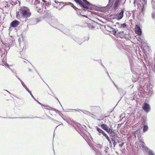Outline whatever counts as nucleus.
Masks as SVG:
<instances>
[{"mask_svg": "<svg viewBox=\"0 0 155 155\" xmlns=\"http://www.w3.org/2000/svg\"><path fill=\"white\" fill-rule=\"evenodd\" d=\"M78 5L82 7V9L81 12L77 11V14L79 16L82 15L85 12V9H88L93 10H100V8L96 5H93L87 0H74Z\"/></svg>", "mask_w": 155, "mask_h": 155, "instance_id": "nucleus-1", "label": "nucleus"}, {"mask_svg": "<svg viewBox=\"0 0 155 155\" xmlns=\"http://www.w3.org/2000/svg\"><path fill=\"white\" fill-rule=\"evenodd\" d=\"M31 13L29 9L27 7H24L21 9L20 12H16V17L19 19L23 23L26 22H29V19L28 18L31 15Z\"/></svg>", "mask_w": 155, "mask_h": 155, "instance_id": "nucleus-2", "label": "nucleus"}, {"mask_svg": "<svg viewBox=\"0 0 155 155\" xmlns=\"http://www.w3.org/2000/svg\"><path fill=\"white\" fill-rule=\"evenodd\" d=\"M41 0L43 2V5L42 4H41L40 5L41 6L43 10L44 8H45V9H46L47 8L50 7L51 5L54 7H55L57 8H58L57 6H56L54 4L52 3L51 1H50V0H48V1L46 0Z\"/></svg>", "mask_w": 155, "mask_h": 155, "instance_id": "nucleus-3", "label": "nucleus"}, {"mask_svg": "<svg viewBox=\"0 0 155 155\" xmlns=\"http://www.w3.org/2000/svg\"><path fill=\"white\" fill-rule=\"evenodd\" d=\"M109 123L110 126H109V127L107 126V133L110 134L111 137H115V133L114 130L111 128V126L113 123L110 122V121H109Z\"/></svg>", "mask_w": 155, "mask_h": 155, "instance_id": "nucleus-4", "label": "nucleus"}, {"mask_svg": "<svg viewBox=\"0 0 155 155\" xmlns=\"http://www.w3.org/2000/svg\"><path fill=\"white\" fill-rule=\"evenodd\" d=\"M71 125L73 126L76 130L79 133L80 130H81L83 127L81 125L78 123L74 122L73 123H71Z\"/></svg>", "mask_w": 155, "mask_h": 155, "instance_id": "nucleus-5", "label": "nucleus"}, {"mask_svg": "<svg viewBox=\"0 0 155 155\" xmlns=\"http://www.w3.org/2000/svg\"><path fill=\"white\" fill-rule=\"evenodd\" d=\"M29 19V22L27 23H29L32 25H35L41 21V20L40 18L36 17L32 18L31 20L30 19Z\"/></svg>", "mask_w": 155, "mask_h": 155, "instance_id": "nucleus-6", "label": "nucleus"}, {"mask_svg": "<svg viewBox=\"0 0 155 155\" xmlns=\"http://www.w3.org/2000/svg\"><path fill=\"white\" fill-rule=\"evenodd\" d=\"M58 24L59 23L56 19L54 18L51 19L50 23L51 26L55 28H57V27Z\"/></svg>", "mask_w": 155, "mask_h": 155, "instance_id": "nucleus-7", "label": "nucleus"}, {"mask_svg": "<svg viewBox=\"0 0 155 155\" xmlns=\"http://www.w3.org/2000/svg\"><path fill=\"white\" fill-rule=\"evenodd\" d=\"M92 23H91L93 25H95V24H98L100 25V28L102 30L103 33L105 35L107 34V32H106V27L105 25H102L101 24H100L99 23H97V22H95L94 21H92Z\"/></svg>", "mask_w": 155, "mask_h": 155, "instance_id": "nucleus-8", "label": "nucleus"}, {"mask_svg": "<svg viewBox=\"0 0 155 155\" xmlns=\"http://www.w3.org/2000/svg\"><path fill=\"white\" fill-rule=\"evenodd\" d=\"M94 150L95 152L96 155H106V153L107 152L106 149L104 151H105V153L104 152L103 153H101L98 148H94Z\"/></svg>", "mask_w": 155, "mask_h": 155, "instance_id": "nucleus-9", "label": "nucleus"}, {"mask_svg": "<svg viewBox=\"0 0 155 155\" xmlns=\"http://www.w3.org/2000/svg\"><path fill=\"white\" fill-rule=\"evenodd\" d=\"M0 117H2L3 118H8V119H15V118H30V119H33L35 118H39L41 119V117H37L36 116L34 117H3L0 116Z\"/></svg>", "mask_w": 155, "mask_h": 155, "instance_id": "nucleus-10", "label": "nucleus"}, {"mask_svg": "<svg viewBox=\"0 0 155 155\" xmlns=\"http://www.w3.org/2000/svg\"><path fill=\"white\" fill-rule=\"evenodd\" d=\"M0 117H2L3 118H8V119H15V118H30V119H33L35 118H39L41 119V117H37L36 116L34 117H3L0 116Z\"/></svg>", "mask_w": 155, "mask_h": 155, "instance_id": "nucleus-11", "label": "nucleus"}, {"mask_svg": "<svg viewBox=\"0 0 155 155\" xmlns=\"http://www.w3.org/2000/svg\"><path fill=\"white\" fill-rule=\"evenodd\" d=\"M19 23L20 22L18 21L17 20H15L11 22L10 24V25H11V27H12V28H15L17 27V26L19 25Z\"/></svg>", "mask_w": 155, "mask_h": 155, "instance_id": "nucleus-12", "label": "nucleus"}, {"mask_svg": "<svg viewBox=\"0 0 155 155\" xmlns=\"http://www.w3.org/2000/svg\"><path fill=\"white\" fill-rule=\"evenodd\" d=\"M29 1L31 4L35 5L37 8H38V5H40V1L38 0H29Z\"/></svg>", "mask_w": 155, "mask_h": 155, "instance_id": "nucleus-13", "label": "nucleus"}, {"mask_svg": "<svg viewBox=\"0 0 155 155\" xmlns=\"http://www.w3.org/2000/svg\"><path fill=\"white\" fill-rule=\"evenodd\" d=\"M93 113L98 114L101 111V109L99 107H93L92 108Z\"/></svg>", "mask_w": 155, "mask_h": 155, "instance_id": "nucleus-14", "label": "nucleus"}, {"mask_svg": "<svg viewBox=\"0 0 155 155\" xmlns=\"http://www.w3.org/2000/svg\"><path fill=\"white\" fill-rule=\"evenodd\" d=\"M143 107L144 110L147 112H148L150 109V107L149 105L146 103H145L144 104Z\"/></svg>", "mask_w": 155, "mask_h": 155, "instance_id": "nucleus-15", "label": "nucleus"}, {"mask_svg": "<svg viewBox=\"0 0 155 155\" xmlns=\"http://www.w3.org/2000/svg\"><path fill=\"white\" fill-rule=\"evenodd\" d=\"M96 129L97 131L99 133L100 135V134H102L103 136H104L107 139V134H106L103 130L98 127H96Z\"/></svg>", "mask_w": 155, "mask_h": 155, "instance_id": "nucleus-16", "label": "nucleus"}, {"mask_svg": "<svg viewBox=\"0 0 155 155\" xmlns=\"http://www.w3.org/2000/svg\"><path fill=\"white\" fill-rule=\"evenodd\" d=\"M39 5H38V6ZM37 9V11L39 13H41L43 14V15L45 17H47V16H48V15H47L46 14L47 11L46 10L44 11V12H43L42 10L41 11V8L39 7L38 6V8Z\"/></svg>", "mask_w": 155, "mask_h": 155, "instance_id": "nucleus-17", "label": "nucleus"}, {"mask_svg": "<svg viewBox=\"0 0 155 155\" xmlns=\"http://www.w3.org/2000/svg\"><path fill=\"white\" fill-rule=\"evenodd\" d=\"M107 26H108V28H107V31L109 32H112V33L114 35H115L117 32L115 29L113 28H111V27H110Z\"/></svg>", "mask_w": 155, "mask_h": 155, "instance_id": "nucleus-18", "label": "nucleus"}, {"mask_svg": "<svg viewBox=\"0 0 155 155\" xmlns=\"http://www.w3.org/2000/svg\"><path fill=\"white\" fill-rule=\"evenodd\" d=\"M124 11L121 10V11L119 13L117 14L116 15V16L117 17V19L119 20L121 19L123 16Z\"/></svg>", "mask_w": 155, "mask_h": 155, "instance_id": "nucleus-19", "label": "nucleus"}, {"mask_svg": "<svg viewBox=\"0 0 155 155\" xmlns=\"http://www.w3.org/2000/svg\"><path fill=\"white\" fill-rule=\"evenodd\" d=\"M54 2L57 4H59V5L62 6L61 8H62L64 6L67 5V3L64 2H58L56 0L54 1Z\"/></svg>", "mask_w": 155, "mask_h": 155, "instance_id": "nucleus-20", "label": "nucleus"}, {"mask_svg": "<svg viewBox=\"0 0 155 155\" xmlns=\"http://www.w3.org/2000/svg\"><path fill=\"white\" fill-rule=\"evenodd\" d=\"M135 31L137 34L139 35H140L141 34V31L140 27L137 25L135 26Z\"/></svg>", "mask_w": 155, "mask_h": 155, "instance_id": "nucleus-21", "label": "nucleus"}, {"mask_svg": "<svg viewBox=\"0 0 155 155\" xmlns=\"http://www.w3.org/2000/svg\"><path fill=\"white\" fill-rule=\"evenodd\" d=\"M62 32L68 35H69L71 34L70 31L67 28H64L63 31Z\"/></svg>", "mask_w": 155, "mask_h": 155, "instance_id": "nucleus-22", "label": "nucleus"}, {"mask_svg": "<svg viewBox=\"0 0 155 155\" xmlns=\"http://www.w3.org/2000/svg\"><path fill=\"white\" fill-rule=\"evenodd\" d=\"M73 39L76 42H77L79 45H81L83 42H81V40L79 38L75 37L73 38Z\"/></svg>", "mask_w": 155, "mask_h": 155, "instance_id": "nucleus-23", "label": "nucleus"}, {"mask_svg": "<svg viewBox=\"0 0 155 155\" xmlns=\"http://www.w3.org/2000/svg\"><path fill=\"white\" fill-rule=\"evenodd\" d=\"M120 1L119 0H116L114 4V8L115 9H117V6L119 3Z\"/></svg>", "mask_w": 155, "mask_h": 155, "instance_id": "nucleus-24", "label": "nucleus"}, {"mask_svg": "<svg viewBox=\"0 0 155 155\" xmlns=\"http://www.w3.org/2000/svg\"><path fill=\"white\" fill-rule=\"evenodd\" d=\"M85 26L88 27L89 29H93L94 28V27L93 25H91V23H87Z\"/></svg>", "mask_w": 155, "mask_h": 155, "instance_id": "nucleus-25", "label": "nucleus"}, {"mask_svg": "<svg viewBox=\"0 0 155 155\" xmlns=\"http://www.w3.org/2000/svg\"><path fill=\"white\" fill-rule=\"evenodd\" d=\"M115 136L114 137H111V139H112V142L114 145V147H115L116 145V143L115 139Z\"/></svg>", "mask_w": 155, "mask_h": 155, "instance_id": "nucleus-26", "label": "nucleus"}, {"mask_svg": "<svg viewBox=\"0 0 155 155\" xmlns=\"http://www.w3.org/2000/svg\"><path fill=\"white\" fill-rule=\"evenodd\" d=\"M2 63L5 66H6L8 68L10 69L9 67V65L7 64V61H5V60H4L2 61Z\"/></svg>", "mask_w": 155, "mask_h": 155, "instance_id": "nucleus-27", "label": "nucleus"}, {"mask_svg": "<svg viewBox=\"0 0 155 155\" xmlns=\"http://www.w3.org/2000/svg\"><path fill=\"white\" fill-rule=\"evenodd\" d=\"M82 111L84 114H87L90 116H91V115H93V114H91V113L87 111L84 110V111Z\"/></svg>", "mask_w": 155, "mask_h": 155, "instance_id": "nucleus-28", "label": "nucleus"}, {"mask_svg": "<svg viewBox=\"0 0 155 155\" xmlns=\"http://www.w3.org/2000/svg\"><path fill=\"white\" fill-rule=\"evenodd\" d=\"M51 109L56 112V113H58L61 116V114H62L60 112V111L55 108H51Z\"/></svg>", "mask_w": 155, "mask_h": 155, "instance_id": "nucleus-29", "label": "nucleus"}, {"mask_svg": "<svg viewBox=\"0 0 155 155\" xmlns=\"http://www.w3.org/2000/svg\"><path fill=\"white\" fill-rule=\"evenodd\" d=\"M32 98L34 99L36 101H37L39 104H40V105H41V106H46L45 104H42L41 103H40V102H39L38 100H36L35 98V97H34V96H33L32 97Z\"/></svg>", "mask_w": 155, "mask_h": 155, "instance_id": "nucleus-30", "label": "nucleus"}, {"mask_svg": "<svg viewBox=\"0 0 155 155\" xmlns=\"http://www.w3.org/2000/svg\"><path fill=\"white\" fill-rule=\"evenodd\" d=\"M107 140H108V141L109 142V144L110 146V147H112V139H111V140H110L109 137H108V136H107Z\"/></svg>", "mask_w": 155, "mask_h": 155, "instance_id": "nucleus-31", "label": "nucleus"}, {"mask_svg": "<svg viewBox=\"0 0 155 155\" xmlns=\"http://www.w3.org/2000/svg\"><path fill=\"white\" fill-rule=\"evenodd\" d=\"M102 128L107 131V125L106 124H102L101 125Z\"/></svg>", "mask_w": 155, "mask_h": 155, "instance_id": "nucleus-32", "label": "nucleus"}, {"mask_svg": "<svg viewBox=\"0 0 155 155\" xmlns=\"http://www.w3.org/2000/svg\"><path fill=\"white\" fill-rule=\"evenodd\" d=\"M113 0H109L108 4L107 5V6L111 7L113 5Z\"/></svg>", "mask_w": 155, "mask_h": 155, "instance_id": "nucleus-33", "label": "nucleus"}, {"mask_svg": "<svg viewBox=\"0 0 155 155\" xmlns=\"http://www.w3.org/2000/svg\"><path fill=\"white\" fill-rule=\"evenodd\" d=\"M95 61H98L99 63V64H100L101 65V66H102L105 69V71L106 70V68L104 67V65L102 63V62H101V60H95Z\"/></svg>", "mask_w": 155, "mask_h": 155, "instance_id": "nucleus-34", "label": "nucleus"}, {"mask_svg": "<svg viewBox=\"0 0 155 155\" xmlns=\"http://www.w3.org/2000/svg\"><path fill=\"white\" fill-rule=\"evenodd\" d=\"M148 129V127L147 125H145L144 126L143 128V132H145L146 131H147Z\"/></svg>", "mask_w": 155, "mask_h": 155, "instance_id": "nucleus-35", "label": "nucleus"}, {"mask_svg": "<svg viewBox=\"0 0 155 155\" xmlns=\"http://www.w3.org/2000/svg\"><path fill=\"white\" fill-rule=\"evenodd\" d=\"M19 80H20V81L21 83V84H22V85L25 88V87H26L27 86H26L25 85V83L23 82L20 79V78H19Z\"/></svg>", "mask_w": 155, "mask_h": 155, "instance_id": "nucleus-36", "label": "nucleus"}, {"mask_svg": "<svg viewBox=\"0 0 155 155\" xmlns=\"http://www.w3.org/2000/svg\"><path fill=\"white\" fill-rule=\"evenodd\" d=\"M143 1V2L142 4V5L143 6V7L145 5H146L147 4V0H142Z\"/></svg>", "mask_w": 155, "mask_h": 155, "instance_id": "nucleus-37", "label": "nucleus"}, {"mask_svg": "<svg viewBox=\"0 0 155 155\" xmlns=\"http://www.w3.org/2000/svg\"><path fill=\"white\" fill-rule=\"evenodd\" d=\"M46 106H41L42 107H44V108L45 109H46L47 110H49L50 109L49 108H51V107L48 105H45Z\"/></svg>", "mask_w": 155, "mask_h": 155, "instance_id": "nucleus-38", "label": "nucleus"}, {"mask_svg": "<svg viewBox=\"0 0 155 155\" xmlns=\"http://www.w3.org/2000/svg\"><path fill=\"white\" fill-rule=\"evenodd\" d=\"M48 86V87L49 88V89L50 90V91H51V94L53 95V96L55 98L56 97V96L52 92V91L51 90V89L49 87V86L47 84H46Z\"/></svg>", "mask_w": 155, "mask_h": 155, "instance_id": "nucleus-39", "label": "nucleus"}, {"mask_svg": "<svg viewBox=\"0 0 155 155\" xmlns=\"http://www.w3.org/2000/svg\"><path fill=\"white\" fill-rule=\"evenodd\" d=\"M67 5H71V6L73 8L74 6L73 4L70 2H68L67 3Z\"/></svg>", "mask_w": 155, "mask_h": 155, "instance_id": "nucleus-40", "label": "nucleus"}, {"mask_svg": "<svg viewBox=\"0 0 155 155\" xmlns=\"http://www.w3.org/2000/svg\"><path fill=\"white\" fill-rule=\"evenodd\" d=\"M149 155H155L151 151H149L148 152Z\"/></svg>", "mask_w": 155, "mask_h": 155, "instance_id": "nucleus-41", "label": "nucleus"}, {"mask_svg": "<svg viewBox=\"0 0 155 155\" xmlns=\"http://www.w3.org/2000/svg\"><path fill=\"white\" fill-rule=\"evenodd\" d=\"M127 26V24H126L125 23H124L121 25L120 27H121L124 28L126 26Z\"/></svg>", "mask_w": 155, "mask_h": 155, "instance_id": "nucleus-42", "label": "nucleus"}, {"mask_svg": "<svg viewBox=\"0 0 155 155\" xmlns=\"http://www.w3.org/2000/svg\"><path fill=\"white\" fill-rule=\"evenodd\" d=\"M140 143H140V145H141V146H143V145L145 144L144 142L143 141H142L141 140L140 141Z\"/></svg>", "mask_w": 155, "mask_h": 155, "instance_id": "nucleus-43", "label": "nucleus"}, {"mask_svg": "<svg viewBox=\"0 0 155 155\" xmlns=\"http://www.w3.org/2000/svg\"><path fill=\"white\" fill-rule=\"evenodd\" d=\"M91 116L94 119H96V118H97L96 116L94 114L93 115H91Z\"/></svg>", "mask_w": 155, "mask_h": 155, "instance_id": "nucleus-44", "label": "nucleus"}, {"mask_svg": "<svg viewBox=\"0 0 155 155\" xmlns=\"http://www.w3.org/2000/svg\"><path fill=\"white\" fill-rule=\"evenodd\" d=\"M152 17L153 18H155V13H152Z\"/></svg>", "mask_w": 155, "mask_h": 155, "instance_id": "nucleus-45", "label": "nucleus"}, {"mask_svg": "<svg viewBox=\"0 0 155 155\" xmlns=\"http://www.w3.org/2000/svg\"><path fill=\"white\" fill-rule=\"evenodd\" d=\"M25 88L27 92H28L29 91H30L29 90V89L27 88V87H25Z\"/></svg>", "mask_w": 155, "mask_h": 155, "instance_id": "nucleus-46", "label": "nucleus"}, {"mask_svg": "<svg viewBox=\"0 0 155 155\" xmlns=\"http://www.w3.org/2000/svg\"><path fill=\"white\" fill-rule=\"evenodd\" d=\"M124 144V143H122V144H119V146L121 147Z\"/></svg>", "mask_w": 155, "mask_h": 155, "instance_id": "nucleus-47", "label": "nucleus"}, {"mask_svg": "<svg viewBox=\"0 0 155 155\" xmlns=\"http://www.w3.org/2000/svg\"><path fill=\"white\" fill-rule=\"evenodd\" d=\"M73 8L75 9V10H77V9H78V10H80L79 9H78L77 8L76 6H75Z\"/></svg>", "mask_w": 155, "mask_h": 155, "instance_id": "nucleus-48", "label": "nucleus"}, {"mask_svg": "<svg viewBox=\"0 0 155 155\" xmlns=\"http://www.w3.org/2000/svg\"><path fill=\"white\" fill-rule=\"evenodd\" d=\"M35 71H36V72H37V74L39 75V77H40V78H41V76L39 75V73L37 72V70H36V69H35Z\"/></svg>", "mask_w": 155, "mask_h": 155, "instance_id": "nucleus-49", "label": "nucleus"}, {"mask_svg": "<svg viewBox=\"0 0 155 155\" xmlns=\"http://www.w3.org/2000/svg\"><path fill=\"white\" fill-rule=\"evenodd\" d=\"M35 71H36V72H37V74L39 75V77H40V78H41V76L39 75V73L37 72V70H36V69H35Z\"/></svg>", "mask_w": 155, "mask_h": 155, "instance_id": "nucleus-50", "label": "nucleus"}, {"mask_svg": "<svg viewBox=\"0 0 155 155\" xmlns=\"http://www.w3.org/2000/svg\"><path fill=\"white\" fill-rule=\"evenodd\" d=\"M12 27H11V25H10V27L9 28V31H11L12 30Z\"/></svg>", "mask_w": 155, "mask_h": 155, "instance_id": "nucleus-51", "label": "nucleus"}, {"mask_svg": "<svg viewBox=\"0 0 155 155\" xmlns=\"http://www.w3.org/2000/svg\"><path fill=\"white\" fill-rule=\"evenodd\" d=\"M81 15L83 16H84V17H85V18L87 17V16L86 15H82V14Z\"/></svg>", "mask_w": 155, "mask_h": 155, "instance_id": "nucleus-52", "label": "nucleus"}, {"mask_svg": "<svg viewBox=\"0 0 155 155\" xmlns=\"http://www.w3.org/2000/svg\"><path fill=\"white\" fill-rule=\"evenodd\" d=\"M123 33V32H121V31H119V32H118L117 33V34H121V33Z\"/></svg>", "mask_w": 155, "mask_h": 155, "instance_id": "nucleus-53", "label": "nucleus"}, {"mask_svg": "<svg viewBox=\"0 0 155 155\" xmlns=\"http://www.w3.org/2000/svg\"><path fill=\"white\" fill-rule=\"evenodd\" d=\"M141 147H142V148H143V149H145V148H146V147L144 145L142 146Z\"/></svg>", "mask_w": 155, "mask_h": 155, "instance_id": "nucleus-54", "label": "nucleus"}, {"mask_svg": "<svg viewBox=\"0 0 155 155\" xmlns=\"http://www.w3.org/2000/svg\"><path fill=\"white\" fill-rule=\"evenodd\" d=\"M55 98L56 99H57V100H58V101L59 102V103L60 104V102L59 101V100H58V99L57 97H56Z\"/></svg>", "mask_w": 155, "mask_h": 155, "instance_id": "nucleus-55", "label": "nucleus"}, {"mask_svg": "<svg viewBox=\"0 0 155 155\" xmlns=\"http://www.w3.org/2000/svg\"><path fill=\"white\" fill-rule=\"evenodd\" d=\"M28 71H30V72H32V70H31V69H29H29H28Z\"/></svg>", "mask_w": 155, "mask_h": 155, "instance_id": "nucleus-56", "label": "nucleus"}, {"mask_svg": "<svg viewBox=\"0 0 155 155\" xmlns=\"http://www.w3.org/2000/svg\"><path fill=\"white\" fill-rule=\"evenodd\" d=\"M47 117L49 118V119H51V118L49 116H48V115H47Z\"/></svg>", "mask_w": 155, "mask_h": 155, "instance_id": "nucleus-57", "label": "nucleus"}, {"mask_svg": "<svg viewBox=\"0 0 155 155\" xmlns=\"http://www.w3.org/2000/svg\"><path fill=\"white\" fill-rule=\"evenodd\" d=\"M28 92L30 94H31L32 93L31 91H29Z\"/></svg>", "mask_w": 155, "mask_h": 155, "instance_id": "nucleus-58", "label": "nucleus"}, {"mask_svg": "<svg viewBox=\"0 0 155 155\" xmlns=\"http://www.w3.org/2000/svg\"><path fill=\"white\" fill-rule=\"evenodd\" d=\"M8 92L9 94H11L7 90H5Z\"/></svg>", "mask_w": 155, "mask_h": 155, "instance_id": "nucleus-59", "label": "nucleus"}, {"mask_svg": "<svg viewBox=\"0 0 155 155\" xmlns=\"http://www.w3.org/2000/svg\"><path fill=\"white\" fill-rule=\"evenodd\" d=\"M51 120H54V121H55L54 119H53V118H51Z\"/></svg>", "mask_w": 155, "mask_h": 155, "instance_id": "nucleus-60", "label": "nucleus"}, {"mask_svg": "<svg viewBox=\"0 0 155 155\" xmlns=\"http://www.w3.org/2000/svg\"><path fill=\"white\" fill-rule=\"evenodd\" d=\"M16 77L19 79V78L18 76H16Z\"/></svg>", "mask_w": 155, "mask_h": 155, "instance_id": "nucleus-61", "label": "nucleus"}, {"mask_svg": "<svg viewBox=\"0 0 155 155\" xmlns=\"http://www.w3.org/2000/svg\"><path fill=\"white\" fill-rule=\"evenodd\" d=\"M30 95H31V97H32L33 96V95H32V94L31 93V94H30Z\"/></svg>", "mask_w": 155, "mask_h": 155, "instance_id": "nucleus-62", "label": "nucleus"}, {"mask_svg": "<svg viewBox=\"0 0 155 155\" xmlns=\"http://www.w3.org/2000/svg\"><path fill=\"white\" fill-rule=\"evenodd\" d=\"M110 22V21H107V22Z\"/></svg>", "mask_w": 155, "mask_h": 155, "instance_id": "nucleus-63", "label": "nucleus"}, {"mask_svg": "<svg viewBox=\"0 0 155 155\" xmlns=\"http://www.w3.org/2000/svg\"><path fill=\"white\" fill-rule=\"evenodd\" d=\"M60 25H61V26H63V25H62V24H60Z\"/></svg>", "mask_w": 155, "mask_h": 155, "instance_id": "nucleus-64", "label": "nucleus"}]
</instances>
